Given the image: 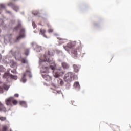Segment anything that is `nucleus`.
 I'll use <instances>...</instances> for the list:
<instances>
[{"instance_id": "nucleus-1", "label": "nucleus", "mask_w": 131, "mask_h": 131, "mask_svg": "<svg viewBox=\"0 0 131 131\" xmlns=\"http://www.w3.org/2000/svg\"><path fill=\"white\" fill-rule=\"evenodd\" d=\"M50 56H54L53 53L48 51V52H46L44 55V62H47L51 64L50 66V68L52 69V70H56V63H55V61L54 60H50Z\"/></svg>"}, {"instance_id": "nucleus-2", "label": "nucleus", "mask_w": 131, "mask_h": 131, "mask_svg": "<svg viewBox=\"0 0 131 131\" xmlns=\"http://www.w3.org/2000/svg\"><path fill=\"white\" fill-rule=\"evenodd\" d=\"M18 29H20L19 32L20 35L17 37L15 42L19 41L21 38H24L25 37V29L22 28V25L20 21L18 22L17 26L14 28V30H18Z\"/></svg>"}, {"instance_id": "nucleus-3", "label": "nucleus", "mask_w": 131, "mask_h": 131, "mask_svg": "<svg viewBox=\"0 0 131 131\" xmlns=\"http://www.w3.org/2000/svg\"><path fill=\"white\" fill-rule=\"evenodd\" d=\"M10 52L12 56L14 57L15 60L21 61L23 64H25V63H26V59L24 58H21V57L20 51H16L14 52H13V50H11Z\"/></svg>"}, {"instance_id": "nucleus-4", "label": "nucleus", "mask_w": 131, "mask_h": 131, "mask_svg": "<svg viewBox=\"0 0 131 131\" xmlns=\"http://www.w3.org/2000/svg\"><path fill=\"white\" fill-rule=\"evenodd\" d=\"M75 75L73 73L69 72L66 74L64 80L67 82H71L72 80H74Z\"/></svg>"}, {"instance_id": "nucleus-5", "label": "nucleus", "mask_w": 131, "mask_h": 131, "mask_svg": "<svg viewBox=\"0 0 131 131\" xmlns=\"http://www.w3.org/2000/svg\"><path fill=\"white\" fill-rule=\"evenodd\" d=\"M76 45V41H73L69 42L67 46L64 47V49L66 51H69L70 49L71 48H73V47H75Z\"/></svg>"}, {"instance_id": "nucleus-6", "label": "nucleus", "mask_w": 131, "mask_h": 131, "mask_svg": "<svg viewBox=\"0 0 131 131\" xmlns=\"http://www.w3.org/2000/svg\"><path fill=\"white\" fill-rule=\"evenodd\" d=\"M11 78V79H14L15 80H17L18 79V76L15 75H13L12 74L10 75L9 73H5L3 75L4 78H8V76H9Z\"/></svg>"}, {"instance_id": "nucleus-7", "label": "nucleus", "mask_w": 131, "mask_h": 131, "mask_svg": "<svg viewBox=\"0 0 131 131\" xmlns=\"http://www.w3.org/2000/svg\"><path fill=\"white\" fill-rule=\"evenodd\" d=\"M27 72L28 73H30V71H26V73H24L23 74V76L21 78V79H20V81H21V82H23L24 83H25V82H26V75H27Z\"/></svg>"}, {"instance_id": "nucleus-8", "label": "nucleus", "mask_w": 131, "mask_h": 131, "mask_svg": "<svg viewBox=\"0 0 131 131\" xmlns=\"http://www.w3.org/2000/svg\"><path fill=\"white\" fill-rule=\"evenodd\" d=\"M8 6L10 7H12V9L14 10V11H16V12H17V11L19 10V7L14 5V4L12 2H10L8 4Z\"/></svg>"}, {"instance_id": "nucleus-9", "label": "nucleus", "mask_w": 131, "mask_h": 131, "mask_svg": "<svg viewBox=\"0 0 131 131\" xmlns=\"http://www.w3.org/2000/svg\"><path fill=\"white\" fill-rule=\"evenodd\" d=\"M79 51V48H77L76 49H73L72 51V55L73 57H77V52Z\"/></svg>"}, {"instance_id": "nucleus-10", "label": "nucleus", "mask_w": 131, "mask_h": 131, "mask_svg": "<svg viewBox=\"0 0 131 131\" xmlns=\"http://www.w3.org/2000/svg\"><path fill=\"white\" fill-rule=\"evenodd\" d=\"M42 76L47 81H50V80H52V77L48 75L42 74Z\"/></svg>"}, {"instance_id": "nucleus-11", "label": "nucleus", "mask_w": 131, "mask_h": 131, "mask_svg": "<svg viewBox=\"0 0 131 131\" xmlns=\"http://www.w3.org/2000/svg\"><path fill=\"white\" fill-rule=\"evenodd\" d=\"M10 127V126L9 125H3L2 126V131H8ZM9 131H13L12 130V129H10Z\"/></svg>"}, {"instance_id": "nucleus-12", "label": "nucleus", "mask_w": 131, "mask_h": 131, "mask_svg": "<svg viewBox=\"0 0 131 131\" xmlns=\"http://www.w3.org/2000/svg\"><path fill=\"white\" fill-rule=\"evenodd\" d=\"M12 100H14V97H10L9 99H7V100L6 101V104L7 106H10V105H11V102L12 101Z\"/></svg>"}, {"instance_id": "nucleus-13", "label": "nucleus", "mask_w": 131, "mask_h": 131, "mask_svg": "<svg viewBox=\"0 0 131 131\" xmlns=\"http://www.w3.org/2000/svg\"><path fill=\"white\" fill-rule=\"evenodd\" d=\"M0 111H3V112H7V108H6L3 104H2V102H0Z\"/></svg>"}, {"instance_id": "nucleus-14", "label": "nucleus", "mask_w": 131, "mask_h": 131, "mask_svg": "<svg viewBox=\"0 0 131 131\" xmlns=\"http://www.w3.org/2000/svg\"><path fill=\"white\" fill-rule=\"evenodd\" d=\"M57 39H59V43H60V45H62V43H65V42H67V39H66L57 38Z\"/></svg>"}, {"instance_id": "nucleus-15", "label": "nucleus", "mask_w": 131, "mask_h": 131, "mask_svg": "<svg viewBox=\"0 0 131 131\" xmlns=\"http://www.w3.org/2000/svg\"><path fill=\"white\" fill-rule=\"evenodd\" d=\"M62 67L64 69H68V68H69V65H68L66 62H62Z\"/></svg>"}, {"instance_id": "nucleus-16", "label": "nucleus", "mask_w": 131, "mask_h": 131, "mask_svg": "<svg viewBox=\"0 0 131 131\" xmlns=\"http://www.w3.org/2000/svg\"><path fill=\"white\" fill-rule=\"evenodd\" d=\"M73 67L75 72H78V71H79V68H78V67L77 65L74 64L73 66Z\"/></svg>"}, {"instance_id": "nucleus-17", "label": "nucleus", "mask_w": 131, "mask_h": 131, "mask_svg": "<svg viewBox=\"0 0 131 131\" xmlns=\"http://www.w3.org/2000/svg\"><path fill=\"white\" fill-rule=\"evenodd\" d=\"M19 104L23 107H25V108H26V107H27V104H26V102L25 101H20Z\"/></svg>"}, {"instance_id": "nucleus-18", "label": "nucleus", "mask_w": 131, "mask_h": 131, "mask_svg": "<svg viewBox=\"0 0 131 131\" xmlns=\"http://www.w3.org/2000/svg\"><path fill=\"white\" fill-rule=\"evenodd\" d=\"M74 87L77 88L78 89H79V88H80V85H79V82H75L74 83Z\"/></svg>"}, {"instance_id": "nucleus-19", "label": "nucleus", "mask_w": 131, "mask_h": 131, "mask_svg": "<svg viewBox=\"0 0 131 131\" xmlns=\"http://www.w3.org/2000/svg\"><path fill=\"white\" fill-rule=\"evenodd\" d=\"M58 84H59L60 85H61L62 86V85H63V84H64V81H63V80L61 79H59L58 80Z\"/></svg>"}, {"instance_id": "nucleus-20", "label": "nucleus", "mask_w": 131, "mask_h": 131, "mask_svg": "<svg viewBox=\"0 0 131 131\" xmlns=\"http://www.w3.org/2000/svg\"><path fill=\"white\" fill-rule=\"evenodd\" d=\"M46 31L45 29H40V33H41V34L43 35L45 37H47V36H46V35H45V33H46Z\"/></svg>"}, {"instance_id": "nucleus-21", "label": "nucleus", "mask_w": 131, "mask_h": 131, "mask_svg": "<svg viewBox=\"0 0 131 131\" xmlns=\"http://www.w3.org/2000/svg\"><path fill=\"white\" fill-rule=\"evenodd\" d=\"M53 75L54 76V77H56V78H58V77H60V73H59L58 72H55L54 74H53Z\"/></svg>"}, {"instance_id": "nucleus-22", "label": "nucleus", "mask_w": 131, "mask_h": 131, "mask_svg": "<svg viewBox=\"0 0 131 131\" xmlns=\"http://www.w3.org/2000/svg\"><path fill=\"white\" fill-rule=\"evenodd\" d=\"M4 90H6V88L4 86H0V94L4 93Z\"/></svg>"}, {"instance_id": "nucleus-23", "label": "nucleus", "mask_w": 131, "mask_h": 131, "mask_svg": "<svg viewBox=\"0 0 131 131\" xmlns=\"http://www.w3.org/2000/svg\"><path fill=\"white\" fill-rule=\"evenodd\" d=\"M0 26L5 27V26H4V20L2 19H0Z\"/></svg>"}, {"instance_id": "nucleus-24", "label": "nucleus", "mask_w": 131, "mask_h": 131, "mask_svg": "<svg viewBox=\"0 0 131 131\" xmlns=\"http://www.w3.org/2000/svg\"><path fill=\"white\" fill-rule=\"evenodd\" d=\"M3 62H5L6 64H7V63H9V58H5L3 59Z\"/></svg>"}, {"instance_id": "nucleus-25", "label": "nucleus", "mask_w": 131, "mask_h": 131, "mask_svg": "<svg viewBox=\"0 0 131 131\" xmlns=\"http://www.w3.org/2000/svg\"><path fill=\"white\" fill-rule=\"evenodd\" d=\"M32 14L34 16H37L39 13H38V11H33Z\"/></svg>"}, {"instance_id": "nucleus-26", "label": "nucleus", "mask_w": 131, "mask_h": 131, "mask_svg": "<svg viewBox=\"0 0 131 131\" xmlns=\"http://www.w3.org/2000/svg\"><path fill=\"white\" fill-rule=\"evenodd\" d=\"M25 54L26 55V56H28V55H29V49L25 50Z\"/></svg>"}, {"instance_id": "nucleus-27", "label": "nucleus", "mask_w": 131, "mask_h": 131, "mask_svg": "<svg viewBox=\"0 0 131 131\" xmlns=\"http://www.w3.org/2000/svg\"><path fill=\"white\" fill-rule=\"evenodd\" d=\"M7 120V117H0V120L1 121H5Z\"/></svg>"}, {"instance_id": "nucleus-28", "label": "nucleus", "mask_w": 131, "mask_h": 131, "mask_svg": "<svg viewBox=\"0 0 131 131\" xmlns=\"http://www.w3.org/2000/svg\"><path fill=\"white\" fill-rule=\"evenodd\" d=\"M5 71V68L3 66H0V72Z\"/></svg>"}, {"instance_id": "nucleus-29", "label": "nucleus", "mask_w": 131, "mask_h": 131, "mask_svg": "<svg viewBox=\"0 0 131 131\" xmlns=\"http://www.w3.org/2000/svg\"><path fill=\"white\" fill-rule=\"evenodd\" d=\"M5 5L4 4L0 5V11H2V9H5ZM0 14H1V12H0Z\"/></svg>"}, {"instance_id": "nucleus-30", "label": "nucleus", "mask_w": 131, "mask_h": 131, "mask_svg": "<svg viewBox=\"0 0 131 131\" xmlns=\"http://www.w3.org/2000/svg\"><path fill=\"white\" fill-rule=\"evenodd\" d=\"M12 103L13 105H17V104H18V101L17 100H13L12 101Z\"/></svg>"}, {"instance_id": "nucleus-31", "label": "nucleus", "mask_w": 131, "mask_h": 131, "mask_svg": "<svg viewBox=\"0 0 131 131\" xmlns=\"http://www.w3.org/2000/svg\"><path fill=\"white\" fill-rule=\"evenodd\" d=\"M54 30L53 29H49L48 30V32H49V33H52V32H53Z\"/></svg>"}, {"instance_id": "nucleus-32", "label": "nucleus", "mask_w": 131, "mask_h": 131, "mask_svg": "<svg viewBox=\"0 0 131 131\" xmlns=\"http://www.w3.org/2000/svg\"><path fill=\"white\" fill-rule=\"evenodd\" d=\"M32 26L34 28H35V27H36V25L35 24V23L34 22L32 23Z\"/></svg>"}, {"instance_id": "nucleus-33", "label": "nucleus", "mask_w": 131, "mask_h": 131, "mask_svg": "<svg viewBox=\"0 0 131 131\" xmlns=\"http://www.w3.org/2000/svg\"><path fill=\"white\" fill-rule=\"evenodd\" d=\"M38 49H39V50H37H37H36L37 52H40V51H41V47H38Z\"/></svg>"}, {"instance_id": "nucleus-34", "label": "nucleus", "mask_w": 131, "mask_h": 131, "mask_svg": "<svg viewBox=\"0 0 131 131\" xmlns=\"http://www.w3.org/2000/svg\"><path fill=\"white\" fill-rule=\"evenodd\" d=\"M14 97H15L16 98H18L19 97V94H15L14 95Z\"/></svg>"}, {"instance_id": "nucleus-35", "label": "nucleus", "mask_w": 131, "mask_h": 131, "mask_svg": "<svg viewBox=\"0 0 131 131\" xmlns=\"http://www.w3.org/2000/svg\"><path fill=\"white\" fill-rule=\"evenodd\" d=\"M58 94H61V91H57Z\"/></svg>"}, {"instance_id": "nucleus-36", "label": "nucleus", "mask_w": 131, "mask_h": 131, "mask_svg": "<svg viewBox=\"0 0 131 131\" xmlns=\"http://www.w3.org/2000/svg\"><path fill=\"white\" fill-rule=\"evenodd\" d=\"M6 13H8V14H10V13H11V12L6 11Z\"/></svg>"}, {"instance_id": "nucleus-37", "label": "nucleus", "mask_w": 131, "mask_h": 131, "mask_svg": "<svg viewBox=\"0 0 131 131\" xmlns=\"http://www.w3.org/2000/svg\"><path fill=\"white\" fill-rule=\"evenodd\" d=\"M47 26H48V27H50V24H47Z\"/></svg>"}, {"instance_id": "nucleus-38", "label": "nucleus", "mask_w": 131, "mask_h": 131, "mask_svg": "<svg viewBox=\"0 0 131 131\" xmlns=\"http://www.w3.org/2000/svg\"><path fill=\"white\" fill-rule=\"evenodd\" d=\"M11 72H12V73H14V72H13V71H11Z\"/></svg>"}, {"instance_id": "nucleus-39", "label": "nucleus", "mask_w": 131, "mask_h": 131, "mask_svg": "<svg viewBox=\"0 0 131 131\" xmlns=\"http://www.w3.org/2000/svg\"><path fill=\"white\" fill-rule=\"evenodd\" d=\"M43 73H45V72H43Z\"/></svg>"}, {"instance_id": "nucleus-40", "label": "nucleus", "mask_w": 131, "mask_h": 131, "mask_svg": "<svg viewBox=\"0 0 131 131\" xmlns=\"http://www.w3.org/2000/svg\"><path fill=\"white\" fill-rule=\"evenodd\" d=\"M1 30H0V32H1Z\"/></svg>"}]
</instances>
